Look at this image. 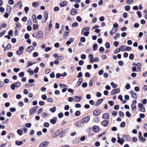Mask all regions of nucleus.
<instances>
[{
  "label": "nucleus",
  "mask_w": 147,
  "mask_h": 147,
  "mask_svg": "<svg viewBox=\"0 0 147 147\" xmlns=\"http://www.w3.org/2000/svg\"><path fill=\"white\" fill-rule=\"evenodd\" d=\"M121 50V49H120V47L119 48L117 49L115 51L114 53L115 54H117Z\"/></svg>",
  "instance_id": "obj_45"
},
{
  "label": "nucleus",
  "mask_w": 147,
  "mask_h": 147,
  "mask_svg": "<svg viewBox=\"0 0 147 147\" xmlns=\"http://www.w3.org/2000/svg\"><path fill=\"white\" fill-rule=\"evenodd\" d=\"M32 36L34 38L41 39L43 37V32L41 31H39L38 32L37 34L35 33H33Z\"/></svg>",
  "instance_id": "obj_1"
},
{
  "label": "nucleus",
  "mask_w": 147,
  "mask_h": 147,
  "mask_svg": "<svg viewBox=\"0 0 147 147\" xmlns=\"http://www.w3.org/2000/svg\"><path fill=\"white\" fill-rule=\"evenodd\" d=\"M33 29L35 30L38 28V26L37 24H34L33 26Z\"/></svg>",
  "instance_id": "obj_35"
},
{
  "label": "nucleus",
  "mask_w": 147,
  "mask_h": 147,
  "mask_svg": "<svg viewBox=\"0 0 147 147\" xmlns=\"http://www.w3.org/2000/svg\"><path fill=\"white\" fill-rule=\"evenodd\" d=\"M49 142L47 141H46L41 143L39 147H46L48 144Z\"/></svg>",
  "instance_id": "obj_7"
},
{
  "label": "nucleus",
  "mask_w": 147,
  "mask_h": 147,
  "mask_svg": "<svg viewBox=\"0 0 147 147\" xmlns=\"http://www.w3.org/2000/svg\"><path fill=\"white\" fill-rule=\"evenodd\" d=\"M120 90L119 88H118L116 89H113L111 92V94L113 95L115 94L118 93L120 92Z\"/></svg>",
  "instance_id": "obj_4"
},
{
  "label": "nucleus",
  "mask_w": 147,
  "mask_h": 147,
  "mask_svg": "<svg viewBox=\"0 0 147 147\" xmlns=\"http://www.w3.org/2000/svg\"><path fill=\"white\" fill-rule=\"evenodd\" d=\"M100 113L99 110L98 109H96L93 112V115L96 116H98Z\"/></svg>",
  "instance_id": "obj_14"
},
{
  "label": "nucleus",
  "mask_w": 147,
  "mask_h": 147,
  "mask_svg": "<svg viewBox=\"0 0 147 147\" xmlns=\"http://www.w3.org/2000/svg\"><path fill=\"white\" fill-rule=\"evenodd\" d=\"M16 144L17 145L20 146L22 144V142L21 141H16Z\"/></svg>",
  "instance_id": "obj_39"
},
{
  "label": "nucleus",
  "mask_w": 147,
  "mask_h": 147,
  "mask_svg": "<svg viewBox=\"0 0 147 147\" xmlns=\"http://www.w3.org/2000/svg\"><path fill=\"white\" fill-rule=\"evenodd\" d=\"M57 120V119L56 117H54L52 119L50 120V122L52 124H54L56 123Z\"/></svg>",
  "instance_id": "obj_19"
},
{
  "label": "nucleus",
  "mask_w": 147,
  "mask_h": 147,
  "mask_svg": "<svg viewBox=\"0 0 147 147\" xmlns=\"http://www.w3.org/2000/svg\"><path fill=\"white\" fill-rule=\"evenodd\" d=\"M56 110V108L55 107H54L52 108H51L50 109V111L52 113H54Z\"/></svg>",
  "instance_id": "obj_37"
},
{
  "label": "nucleus",
  "mask_w": 147,
  "mask_h": 147,
  "mask_svg": "<svg viewBox=\"0 0 147 147\" xmlns=\"http://www.w3.org/2000/svg\"><path fill=\"white\" fill-rule=\"evenodd\" d=\"M131 109L132 111L135 112L136 110V105L134 104H132L131 105Z\"/></svg>",
  "instance_id": "obj_21"
},
{
  "label": "nucleus",
  "mask_w": 147,
  "mask_h": 147,
  "mask_svg": "<svg viewBox=\"0 0 147 147\" xmlns=\"http://www.w3.org/2000/svg\"><path fill=\"white\" fill-rule=\"evenodd\" d=\"M17 5H19V7L20 9H21L22 7V3L21 1H20L18 2Z\"/></svg>",
  "instance_id": "obj_36"
},
{
  "label": "nucleus",
  "mask_w": 147,
  "mask_h": 147,
  "mask_svg": "<svg viewBox=\"0 0 147 147\" xmlns=\"http://www.w3.org/2000/svg\"><path fill=\"white\" fill-rule=\"evenodd\" d=\"M90 28L89 26H87L85 27V28H83L82 31V34L83 33L87 32L86 31H88L90 29Z\"/></svg>",
  "instance_id": "obj_15"
},
{
  "label": "nucleus",
  "mask_w": 147,
  "mask_h": 147,
  "mask_svg": "<svg viewBox=\"0 0 147 147\" xmlns=\"http://www.w3.org/2000/svg\"><path fill=\"white\" fill-rule=\"evenodd\" d=\"M108 103L111 106H113L114 103V102L112 101H109L108 102Z\"/></svg>",
  "instance_id": "obj_52"
},
{
  "label": "nucleus",
  "mask_w": 147,
  "mask_h": 147,
  "mask_svg": "<svg viewBox=\"0 0 147 147\" xmlns=\"http://www.w3.org/2000/svg\"><path fill=\"white\" fill-rule=\"evenodd\" d=\"M32 18L34 22L35 23H36L37 20L36 16L34 14L32 16Z\"/></svg>",
  "instance_id": "obj_29"
},
{
  "label": "nucleus",
  "mask_w": 147,
  "mask_h": 147,
  "mask_svg": "<svg viewBox=\"0 0 147 147\" xmlns=\"http://www.w3.org/2000/svg\"><path fill=\"white\" fill-rule=\"evenodd\" d=\"M117 31V29H114V28H113L111 30L110 32V34L111 35H113L115 34Z\"/></svg>",
  "instance_id": "obj_18"
},
{
  "label": "nucleus",
  "mask_w": 147,
  "mask_h": 147,
  "mask_svg": "<svg viewBox=\"0 0 147 147\" xmlns=\"http://www.w3.org/2000/svg\"><path fill=\"white\" fill-rule=\"evenodd\" d=\"M16 85V87L17 88H19L20 87L21 84L20 82H16L15 83Z\"/></svg>",
  "instance_id": "obj_38"
},
{
  "label": "nucleus",
  "mask_w": 147,
  "mask_h": 147,
  "mask_svg": "<svg viewBox=\"0 0 147 147\" xmlns=\"http://www.w3.org/2000/svg\"><path fill=\"white\" fill-rule=\"evenodd\" d=\"M41 97L43 100H45L47 98V97L45 94H43L42 95Z\"/></svg>",
  "instance_id": "obj_53"
},
{
  "label": "nucleus",
  "mask_w": 147,
  "mask_h": 147,
  "mask_svg": "<svg viewBox=\"0 0 147 147\" xmlns=\"http://www.w3.org/2000/svg\"><path fill=\"white\" fill-rule=\"evenodd\" d=\"M109 121L108 120H105L102 121L101 123V124L104 127L107 126L108 125Z\"/></svg>",
  "instance_id": "obj_11"
},
{
  "label": "nucleus",
  "mask_w": 147,
  "mask_h": 147,
  "mask_svg": "<svg viewBox=\"0 0 147 147\" xmlns=\"http://www.w3.org/2000/svg\"><path fill=\"white\" fill-rule=\"evenodd\" d=\"M80 41H81L84 42H85L86 41V39L84 37H82L80 38Z\"/></svg>",
  "instance_id": "obj_50"
},
{
  "label": "nucleus",
  "mask_w": 147,
  "mask_h": 147,
  "mask_svg": "<svg viewBox=\"0 0 147 147\" xmlns=\"http://www.w3.org/2000/svg\"><path fill=\"white\" fill-rule=\"evenodd\" d=\"M74 100L76 102H79L81 100V98L78 96H74Z\"/></svg>",
  "instance_id": "obj_26"
},
{
  "label": "nucleus",
  "mask_w": 147,
  "mask_h": 147,
  "mask_svg": "<svg viewBox=\"0 0 147 147\" xmlns=\"http://www.w3.org/2000/svg\"><path fill=\"white\" fill-rule=\"evenodd\" d=\"M92 130L95 132H97L99 130L98 127L96 125H94L93 126L92 128Z\"/></svg>",
  "instance_id": "obj_12"
},
{
  "label": "nucleus",
  "mask_w": 147,
  "mask_h": 147,
  "mask_svg": "<svg viewBox=\"0 0 147 147\" xmlns=\"http://www.w3.org/2000/svg\"><path fill=\"white\" fill-rule=\"evenodd\" d=\"M134 2V0H126L127 3L128 4H132Z\"/></svg>",
  "instance_id": "obj_32"
},
{
  "label": "nucleus",
  "mask_w": 147,
  "mask_h": 147,
  "mask_svg": "<svg viewBox=\"0 0 147 147\" xmlns=\"http://www.w3.org/2000/svg\"><path fill=\"white\" fill-rule=\"evenodd\" d=\"M17 133L20 136H21L22 135L23 132L22 130L19 129L17 131Z\"/></svg>",
  "instance_id": "obj_33"
},
{
  "label": "nucleus",
  "mask_w": 147,
  "mask_h": 147,
  "mask_svg": "<svg viewBox=\"0 0 147 147\" xmlns=\"http://www.w3.org/2000/svg\"><path fill=\"white\" fill-rule=\"evenodd\" d=\"M38 106H36L32 108V109L30 110L29 115H32V114L35 111L38 109Z\"/></svg>",
  "instance_id": "obj_6"
},
{
  "label": "nucleus",
  "mask_w": 147,
  "mask_h": 147,
  "mask_svg": "<svg viewBox=\"0 0 147 147\" xmlns=\"http://www.w3.org/2000/svg\"><path fill=\"white\" fill-rule=\"evenodd\" d=\"M11 88L12 90H14L15 89L16 85L15 84H13L11 85Z\"/></svg>",
  "instance_id": "obj_47"
},
{
  "label": "nucleus",
  "mask_w": 147,
  "mask_h": 147,
  "mask_svg": "<svg viewBox=\"0 0 147 147\" xmlns=\"http://www.w3.org/2000/svg\"><path fill=\"white\" fill-rule=\"evenodd\" d=\"M44 18H45V20H43V22L45 23L47 20L48 18V12L46 11H45L44 12ZM43 20H44L43 19Z\"/></svg>",
  "instance_id": "obj_9"
},
{
  "label": "nucleus",
  "mask_w": 147,
  "mask_h": 147,
  "mask_svg": "<svg viewBox=\"0 0 147 147\" xmlns=\"http://www.w3.org/2000/svg\"><path fill=\"white\" fill-rule=\"evenodd\" d=\"M111 85L113 88H116L118 86L117 85L114 84L113 82H111Z\"/></svg>",
  "instance_id": "obj_34"
},
{
  "label": "nucleus",
  "mask_w": 147,
  "mask_h": 147,
  "mask_svg": "<svg viewBox=\"0 0 147 147\" xmlns=\"http://www.w3.org/2000/svg\"><path fill=\"white\" fill-rule=\"evenodd\" d=\"M94 121L96 123H99L100 121L99 118L98 117H95L94 118Z\"/></svg>",
  "instance_id": "obj_28"
},
{
  "label": "nucleus",
  "mask_w": 147,
  "mask_h": 147,
  "mask_svg": "<svg viewBox=\"0 0 147 147\" xmlns=\"http://www.w3.org/2000/svg\"><path fill=\"white\" fill-rule=\"evenodd\" d=\"M31 124L30 123H27L26 124V126L27 127L30 128L31 126Z\"/></svg>",
  "instance_id": "obj_61"
},
{
  "label": "nucleus",
  "mask_w": 147,
  "mask_h": 147,
  "mask_svg": "<svg viewBox=\"0 0 147 147\" xmlns=\"http://www.w3.org/2000/svg\"><path fill=\"white\" fill-rule=\"evenodd\" d=\"M136 68L137 69V71H140L141 69V67L142 65L141 64L139 63H138L136 65Z\"/></svg>",
  "instance_id": "obj_10"
},
{
  "label": "nucleus",
  "mask_w": 147,
  "mask_h": 147,
  "mask_svg": "<svg viewBox=\"0 0 147 147\" xmlns=\"http://www.w3.org/2000/svg\"><path fill=\"white\" fill-rule=\"evenodd\" d=\"M138 106L140 109V111L143 112H145L144 107L142 104L141 103H139L138 105Z\"/></svg>",
  "instance_id": "obj_5"
},
{
  "label": "nucleus",
  "mask_w": 147,
  "mask_h": 147,
  "mask_svg": "<svg viewBox=\"0 0 147 147\" xmlns=\"http://www.w3.org/2000/svg\"><path fill=\"white\" fill-rule=\"evenodd\" d=\"M123 138L125 139H127V141H129L130 139L129 138V136L127 135H125L123 136Z\"/></svg>",
  "instance_id": "obj_40"
},
{
  "label": "nucleus",
  "mask_w": 147,
  "mask_h": 147,
  "mask_svg": "<svg viewBox=\"0 0 147 147\" xmlns=\"http://www.w3.org/2000/svg\"><path fill=\"white\" fill-rule=\"evenodd\" d=\"M71 14L73 16L75 15L77 13V10L75 9H72L71 11Z\"/></svg>",
  "instance_id": "obj_13"
},
{
  "label": "nucleus",
  "mask_w": 147,
  "mask_h": 147,
  "mask_svg": "<svg viewBox=\"0 0 147 147\" xmlns=\"http://www.w3.org/2000/svg\"><path fill=\"white\" fill-rule=\"evenodd\" d=\"M47 101L48 102H53V99L51 98H48L47 99Z\"/></svg>",
  "instance_id": "obj_60"
},
{
  "label": "nucleus",
  "mask_w": 147,
  "mask_h": 147,
  "mask_svg": "<svg viewBox=\"0 0 147 147\" xmlns=\"http://www.w3.org/2000/svg\"><path fill=\"white\" fill-rule=\"evenodd\" d=\"M16 26L15 28L16 30H19L21 27V24L19 23H17Z\"/></svg>",
  "instance_id": "obj_23"
},
{
  "label": "nucleus",
  "mask_w": 147,
  "mask_h": 147,
  "mask_svg": "<svg viewBox=\"0 0 147 147\" xmlns=\"http://www.w3.org/2000/svg\"><path fill=\"white\" fill-rule=\"evenodd\" d=\"M96 96L97 97H100L101 96V94L100 92H97L96 93Z\"/></svg>",
  "instance_id": "obj_55"
},
{
  "label": "nucleus",
  "mask_w": 147,
  "mask_h": 147,
  "mask_svg": "<svg viewBox=\"0 0 147 147\" xmlns=\"http://www.w3.org/2000/svg\"><path fill=\"white\" fill-rule=\"evenodd\" d=\"M81 57L82 59H86V55L83 54L81 55Z\"/></svg>",
  "instance_id": "obj_59"
},
{
  "label": "nucleus",
  "mask_w": 147,
  "mask_h": 147,
  "mask_svg": "<svg viewBox=\"0 0 147 147\" xmlns=\"http://www.w3.org/2000/svg\"><path fill=\"white\" fill-rule=\"evenodd\" d=\"M105 51L104 48L102 47H100L99 49V51L100 53H102Z\"/></svg>",
  "instance_id": "obj_43"
},
{
  "label": "nucleus",
  "mask_w": 147,
  "mask_h": 147,
  "mask_svg": "<svg viewBox=\"0 0 147 147\" xmlns=\"http://www.w3.org/2000/svg\"><path fill=\"white\" fill-rule=\"evenodd\" d=\"M102 99H99L96 103L95 106H97L99 105L103 101Z\"/></svg>",
  "instance_id": "obj_22"
},
{
  "label": "nucleus",
  "mask_w": 147,
  "mask_h": 147,
  "mask_svg": "<svg viewBox=\"0 0 147 147\" xmlns=\"http://www.w3.org/2000/svg\"><path fill=\"white\" fill-rule=\"evenodd\" d=\"M137 14L138 15L139 18H141L142 16V14L140 11H138L137 12Z\"/></svg>",
  "instance_id": "obj_58"
},
{
  "label": "nucleus",
  "mask_w": 147,
  "mask_h": 147,
  "mask_svg": "<svg viewBox=\"0 0 147 147\" xmlns=\"http://www.w3.org/2000/svg\"><path fill=\"white\" fill-rule=\"evenodd\" d=\"M24 49V48L23 46L20 47L16 52V54L18 55H21L23 53Z\"/></svg>",
  "instance_id": "obj_3"
},
{
  "label": "nucleus",
  "mask_w": 147,
  "mask_h": 147,
  "mask_svg": "<svg viewBox=\"0 0 147 147\" xmlns=\"http://www.w3.org/2000/svg\"><path fill=\"white\" fill-rule=\"evenodd\" d=\"M130 85L129 84H127L125 86V88L127 89H129L130 88Z\"/></svg>",
  "instance_id": "obj_63"
},
{
  "label": "nucleus",
  "mask_w": 147,
  "mask_h": 147,
  "mask_svg": "<svg viewBox=\"0 0 147 147\" xmlns=\"http://www.w3.org/2000/svg\"><path fill=\"white\" fill-rule=\"evenodd\" d=\"M34 47L32 46H30L27 48V51L28 52H30L33 50Z\"/></svg>",
  "instance_id": "obj_25"
},
{
  "label": "nucleus",
  "mask_w": 147,
  "mask_h": 147,
  "mask_svg": "<svg viewBox=\"0 0 147 147\" xmlns=\"http://www.w3.org/2000/svg\"><path fill=\"white\" fill-rule=\"evenodd\" d=\"M130 7L129 5H127L125 7V10L127 11H129L130 9Z\"/></svg>",
  "instance_id": "obj_54"
},
{
  "label": "nucleus",
  "mask_w": 147,
  "mask_h": 147,
  "mask_svg": "<svg viewBox=\"0 0 147 147\" xmlns=\"http://www.w3.org/2000/svg\"><path fill=\"white\" fill-rule=\"evenodd\" d=\"M78 25V23L77 22H75L72 24V27H77Z\"/></svg>",
  "instance_id": "obj_46"
},
{
  "label": "nucleus",
  "mask_w": 147,
  "mask_h": 147,
  "mask_svg": "<svg viewBox=\"0 0 147 147\" xmlns=\"http://www.w3.org/2000/svg\"><path fill=\"white\" fill-rule=\"evenodd\" d=\"M34 63L32 62H30V61H28V62L27 64L26 65V66L27 67H28L34 64Z\"/></svg>",
  "instance_id": "obj_31"
},
{
  "label": "nucleus",
  "mask_w": 147,
  "mask_h": 147,
  "mask_svg": "<svg viewBox=\"0 0 147 147\" xmlns=\"http://www.w3.org/2000/svg\"><path fill=\"white\" fill-rule=\"evenodd\" d=\"M49 123L48 122H45L44 124V126L45 127H49Z\"/></svg>",
  "instance_id": "obj_51"
},
{
  "label": "nucleus",
  "mask_w": 147,
  "mask_h": 147,
  "mask_svg": "<svg viewBox=\"0 0 147 147\" xmlns=\"http://www.w3.org/2000/svg\"><path fill=\"white\" fill-rule=\"evenodd\" d=\"M105 46L107 49H109L110 47V45L109 42H107L105 44Z\"/></svg>",
  "instance_id": "obj_44"
},
{
  "label": "nucleus",
  "mask_w": 147,
  "mask_h": 147,
  "mask_svg": "<svg viewBox=\"0 0 147 147\" xmlns=\"http://www.w3.org/2000/svg\"><path fill=\"white\" fill-rule=\"evenodd\" d=\"M90 119V117L89 116H87L82 119L81 120V123H84L86 122L89 121Z\"/></svg>",
  "instance_id": "obj_8"
},
{
  "label": "nucleus",
  "mask_w": 147,
  "mask_h": 147,
  "mask_svg": "<svg viewBox=\"0 0 147 147\" xmlns=\"http://www.w3.org/2000/svg\"><path fill=\"white\" fill-rule=\"evenodd\" d=\"M120 34L119 33H116V35L114 37V38L115 40H116L117 39V38H118L119 37Z\"/></svg>",
  "instance_id": "obj_48"
},
{
  "label": "nucleus",
  "mask_w": 147,
  "mask_h": 147,
  "mask_svg": "<svg viewBox=\"0 0 147 147\" xmlns=\"http://www.w3.org/2000/svg\"><path fill=\"white\" fill-rule=\"evenodd\" d=\"M67 5V3L66 1H64L61 2L60 3V5L62 7H64L66 6Z\"/></svg>",
  "instance_id": "obj_24"
},
{
  "label": "nucleus",
  "mask_w": 147,
  "mask_h": 147,
  "mask_svg": "<svg viewBox=\"0 0 147 147\" xmlns=\"http://www.w3.org/2000/svg\"><path fill=\"white\" fill-rule=\"evenodd\" d=\"M102 118L105 119H108L109 118V114L108 113H105L103 115Z\"/></svg>",
  "instance_id": "obj_16"
},
{
  "label": "nucleus",
  "mask_w": 147,
  "mask_h": 147,
  "mask_svg": "<svg viewBox=\"0 0 147 147\" xmlns=\"http://www.w3.org/2000/svg\"><path fill=\"white\" fill-rule=\"evenodd\" d=\"M125 122H122L120 125V126L122 127H125Z\"/></svg>",
  "instance_id": "obj_57"
},
{
  "label": "nucleus",
  "mask_w": 147,
  "mask_h": 147,
  "mask_svg": "<svg viewBox=\"0 0 147 147\" xmlns=\"http://www.w3.org/2000/svg\"><path fill=\"white\" fill-rule=\"evenodd\" d=\"M77 20L79 22H81L82 21V19L80 16H77L76 18Z\"/></svg>",
  "instance_id": "obj_56"
},
{
  "label": "nucleus",
  "mask_w": 147,
  "mask_h": 147,
  "mask_svg": "<svg viewBox=\"0 0 147 147\" xmlns=\"http://www.w3.org/2000/svg\"><path fill=\"white\" fill-rule=\"evenodd\" d=\"M134 55L133 54H132V53L130 54V55H129V59L131 60H133L134 59Z\"/></svg>",
  "instance_id": "obj_41"
},
{
  "label": "nucleus",
  "mask_w": 147,
  "mask_h": 147,
  "mask_svg": "<svg viewBox=\"0 0 147 147\" xmlns=\"http://www.w3.org/2000/svg\"><path fill=\"white\" fill-rule=\"evenodd\" d=\"M120 49H121V51H130L131 49L130 47L123 45L120 47Z\"/></svg>",
  "instance_id": "obj_2"
},
{
  "label": "nucleus",
  "mask_w": 147,
  "mask_h": 147,
  "mask_svg": "<svg viewBox=\"0 0 147 147\" xmlns=\"http://www.w3.org/2000/svg\"><path fill=\"white\" fill-rule=\"evenodd\" d=\"M130 93L131 94L132 97L135 98L136 99L137 98L136 94L134 92L133 90H131L130 91Z\"/></svg>",
  "instance_id": "obj_17"
},
{
  "label": "nucleus",
  "mask_w": 147,
  "mask_h": 147,
  "mask_svg": "<svg viewBox=\"0 0 147 147\" xmlns=\"http://www.w3.org/2000/svg\"><path fill=\"white\" fill-rule=\"evenodd\" d=\"M124 141V140L123 139H122L121 140H117V142L118 143H119L120 144L122 145Z\"/></svg>",
  "instance_id": "obj_30"
},
{
  "label": "nucleus",
  "mask_w": 147,
  "mask_h": 147,
  "mask_svg": "<svg viewBox=\"0 0 147 147\" xmlns=\"http://www.w3.org/2000/svg\"><path fill=\"white\" fill-rule=\"evenodd\" d=\"M138 138L140 140L142 141V142L145 141L146 140V138H144L142 136H139Z\"/></svg>",
  "instance_id": "obj_20"
},
{
  "label": "nucleus",
  "mask_w": 147,
  "mask_h": 147,
  "mask_svg": "<svg viewBox=\"0 0 147 147\" xmlns=\"http://www.w3.org/2000/svg\"><path fill=\"white\" fill-rule=\"evenodd\" d=\"M42 116L43 118H45L46 116H47V114L45 112L43 113H42Z\"/></svg>",
  "instance_id": "obj_64"
},
{
  "label": "nucleus",
  "mask_w": 147,
  "mask_h": 147,
  "mask_svg": "<svg viewBox=\"0 0 147 147\" xmlns=\"http://www.w3.org/2000/svg\"><path fill=\"white\" fill-rule=\"evenodd\" d=\"M93 50L94 51H95L96 50L97 48V44H94L93 46Z\"/></svg>",
  "instance_id": "obj_42"
},
{
  "label": "nucleus",
  "mask_w": 147,
  "mask_h": 147,
  "mask_svg": "<svg viewBox=\"0 0 147 147\" xmlns=\"http://www.w3.org/2000/svg\"><path fill=\"white\" fill-rule=\"evenodd\" d=\"M80 114V111H77L75 113V115L76 116H79Z\"/></svg>",
  "instance_id": "obj_49"
},
{
  "label": "nucleus",
  "mask_w": 147,
  "mask_h": 147,
  "mask_svg": "<svg viewBox=\"0 0 147 147\" xmlns=\"http://www.w3.org/2000/svg\"><path fill=\"white\" fill-rule=\"evenodd\" d=\"M82 76V73L80 72L79 73L78 75L77 76V77L78 78H80Z\"/></svg>",
  "instance_id": "obj_62"
},
{
  "label": "nucleus",
  "mask_w": 147,
  "mask_h": 147,
  "mask_svg": "<svg viewBox=\"0 0 147 147\" xmlns=\"http://www.w3.org/2000/svg\"><path fill=\"white\" fill-rule=\"evenodd\" d=\"M83 81V80L82 78L81 79H78L77 85L78 87L79 86H80L82 82Z\"/></svg>",
  "instance_id": "obj_27"
}]
</instances>
